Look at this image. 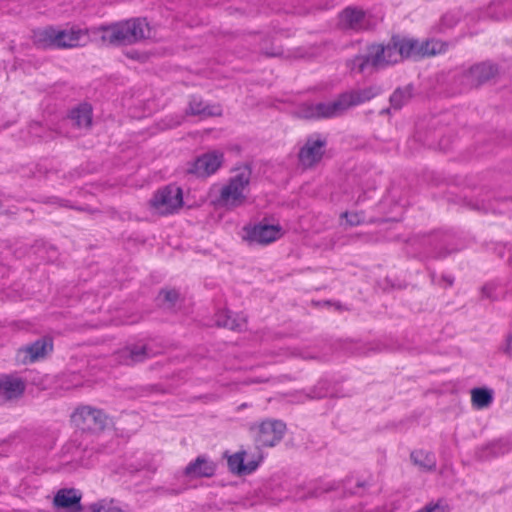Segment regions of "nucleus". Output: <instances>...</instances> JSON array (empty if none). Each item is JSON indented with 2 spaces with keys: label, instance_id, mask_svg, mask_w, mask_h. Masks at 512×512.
Masks as SVG:
<instances>
[{
  "label": "nucleus",
  "instance_id": "nucleus-34",
  "mask_svg": "<svg viewBox=\"0 0 512 512\" xmlns=\"http://www.w3.org/2000/svg\"><path fill=\"white\" fill-rule=\"evenodd\" d=\"M367 485L368 482L365 480L349 478L345 482V489L348 490L350 494H358L359 490Z\"/></svg>",
  "mask_w": 512,
  "mask_h": 512
},
{
  "label": "nucleus",
  "instance_id": "nucleus-20",
  "mask_svg": "<svg viewBox=\"0 0 512 512\" xmlns=\"http://www.w3.org/2000/svg\"><path fill=\"white\" fill-rule=\"evenodd\" d=\"M92 122V110L90 105L82 104L73 109L69 116L64 120L65 125H71L77 129H86Z\"/></svg>",
  "mask_w": 512,
  "mask_h": 512
},
{
  "label": "nucleus",
  "instance_id": "nucleus-40",
  "mask_svg": "<svg viewBox=\"0 0 512 512\" xmlns=\"http://www.w3.org/2000/svg\"><path fill=\"white\" fill-rule=\"evenodd\" d=\"M505 286V297L509 296L512 298V278L507 282H504Z\"/></svg>",
  "mask_w": 512,
  "mask_h": 512
},
{
  "label": "nucleus",
  "instance_id": "nucleus-38",
  "mask_svg": "<svg viewBox=\"0 0 512 512\" xmlns=\"http://www.w3.org/2000/svg\"><path fill=\"white\" fill-rule=\"evenodd\" d=\"M329 488H325L323 490H318V489H309L308 493H304L302 491H297V493L295 494V498L298 499V500H303V499H306L308 497H317L319 496L322 492L324 491H328Z\"/></svg>",
  "mask_w": 512,
  "mask_h": 512
},
{
  "label": "nucleus",
  "instance_id": "nucleus-46",
  "mask_svg": "<svg viewBox=\"0 0 512 512\" xmlns=\"http://www.w3.org/2000/svg\"><path fill=\"white\" fill-rule=\"evenodd\" d=\"M448 254V252H438L435 257H445Z\"/></svg>",
  "mask_w": 512,
  "mask_h": 512
},
{
  "label": "nucleus",
  "instance_id": "nucleus-8",
  "mask_svg": "<svg viewBox=\"0 0 512 512\" xmlns=\"http://www.w3.org/2000/svg\"><path fill=\"white\" fill-rule=\"evenodd\" d=\"M223 160L222 152L216 150L207 152L194 160L188 172L198 177H208L221 167Z\"/></svg>",
  "mask_w": 512,
  "mask_h": 512
},
{
  "label": "nucleus",
  "instance_id": "nucleus-28",
  "mask_svg": "<svg viewBox=\"0 0 512 512\" xmlns=\"http://www.w3.org/2000/svg\"><path fill=\"white\" fill-rule=\"evenodd\" d=\"M411 459L419 467L431 471L436 467V457L433 453L424 450H416L411 453Z\"/></svg>",
  "mask_w": 512,
  "mask_h": 512
},
{
  "label": "nucleus",
  "instance_id": "nucleus-47",
  "mask_svg": "<svg viewBox=\"0 0 512 512\" xmlns=\"http://www.w3.org/2000/svg\"><path fill=\"white\" fill-rule=\"evenodd\" d=\"M390 109H384L381 111V114L388 113Z\"/></svg>",
  "mask_w": 512,
  "mask_h": 512
},
{
  "label": "nucleus",
  "instance_id": "nucleus-2",
  "mask_svg": "<svg viewBox=\"0 0 512 512\" xmlns=\"http://www.w3.org/2000/svg\"><path fill=\"white\" fill-rule=\"evenodd\" d=\"M379 93L380 88L377 86L354 88L343 92L331 102H304L298 107L297 114L305 119L338 117L348 109L370 101Z\"/></svg>",
  "mask_w": 512,
  "mask_h": 512
},
{
  "label": "nucleus",
  "instance_id": "nucleus-15",
  "mask_svg": "<svg viewBox=\"0 0 512 512\" xmlns=\"http://www.w3.org/2000/svg\"><path fill=\"white\" fill-rule=\"evenodd\" d=\"M510 451H512V441L510 439L501 438L478 447L475 456L477 459L485 461L503 456Z\"/></svg>",
  "mask_w": 512,
  "mask_h": 512
},
{
  "label": "nucleus",
  "instance_id": "nucleus-18",
  "mask_svg": "<svg viewBox=\"0 0 512 512\" xmlns=\"http://www.w3.org/2000/svg\"><path fill=\"white\" fill-rule=\"evenodd\" d=\"M214 473L215 464L205 456H198L184 470V475L189 478L211 477Z\"/></svg>",
  "mask_w": 512,
  "mask_h": 512
},
{
  "label": "nucleus",
  "instance_id": "nucleus-43",
  "mask_svg": "<svg viewBox=\"0 0 512 512\" xmlns=\"http://www.w3.org/2000/svg\"><path fill=\"white\" fill-rule=\"evenodd\" d=\"M326 395H327L326 392H318V393H315L312 397L321 398V397H325Z\"/></svg>",
  "mask_w": 512,
  "mask_h": 512
},
{
  "label": "nucleus",
  "instance_id": "nucleus-16",
  "mask_svg": "<svg viewBox=\"0 0 512 512\" xmlns=\"http://www.w3.org/2000/svg\"><path fill=\"white\" fill-rule=\"evenodd\" d=\"M25 382L16 376L5 375L0 378V404L20 397L25 391Z\"/></svg>",
  "mask_w": 512,
  "mask_h": 512
},
{
  "label": "nucleus",
  "instance_id": "nucleus-48",
  "mask_svg": "<svg viewBox=\"0 0 512 512\" xmlns=\"http://www.w3.org/2000/svg\"><path fill=\"white\" fill-rule=\"evenodd\" d=\"M76 135H77L76 133H69V136H71V137H74Z\"/></svg>",
  "mask_w": 512,
  "mask_h": 512
},
{
  "label": "nucleus",
  "instance_id": "nucleus-10",
  "mask_svg": "<svg viewBox=\"0 0 512 512\" xmlns=\"http://www.w3.org/2000/svg\"><path fill=\"white\" fill-rule=\"evenodd\" d=\"M326 140L318 135L310 136L299 152V161L304 167H311L319 162L324 154Z\"/></svg>",
  "mask_w": 512,
  "mask_h": 512
},
{
  "label": "nucleus",
  "instance_id": "nucleus-42",
  "mask_svg": "<svg viewBox=\"0 0 512 512\" xmlns=\"http://www.w3.org/2000/svg\"><path fill=\"white\" fill-rule=\"evenodd\" d=\"M301 357L304 358V359H315V358H317L315 355L308 354V353L301 354Z\"/></svg>",
  "mask_w": 512,
  "mask_h": 512
},
{
  "label": "nucleus",
  "instance_id": "nucleus-9",
  "mask_svg": "<svg viewBox=\"0 0 512 512\" xmlns=\"http://www.w3.org/2000/svg\"><path fill=\"white\" fill-rule=\"evenodd\" d=\"M53 349V342L50 338L44 337L35 342L20 348L17 351V361L28 364L45 358Z\"/></svg>",
  "mask_w": 512,
  "mask_h": 512
},
{
  "label": "nucleus",
  "instance_id": "nucleus-36",
  "mask_svg": "<svg viewBox=\"0 0 512 512\" xmlns=\"http://www.w3.org/2000/svg\"><path fill=\"white\" fill-rule=\"evenodd\" d=\"M459 17L454 12L446 13L441 19L442 28H452L457 24Z\"/></svg>",
  "mask_w": 512,
  "mask_h": 512
},
{
  "label": "nucleus",
  "instance_id": "nucleus-37",
  "mask_svg": "<svg viewBox=\"0 0 512 512\" xmlns=\"http://www.w3.org/2000/svg\"><path fill=\"white\" fill-rule=\"evenodd\" d=\"M342 217L346 219L347 224L349 226H357L360 225L364 221V217L359 213H348L345 212L342 214Z\"/></svg>",
  "mask_w": 512,
  "mask_h": 512
},
{
  "label": "nucleus",
  "instance_id": "nucleus-39",
  "mask_svg": "<svg viewBox=\"0 0 512 512\" xmlns=\"http://www.w3.org/2000/svg\"><path fill=\"white\" fill-rule=\"evenodd\" d=\"M503 350L505 353L511 355L512 354V335H509L507 338H506V341H505V344H504V347H503Z\"/></svg>",
  "mask_w": 512,
  "mask_h": 512
},
{
  "label": "nucleus",
  "instance_id": "nucleus-33",
  "mask_svg": "<svg viewBox=\"0 0 512 512\" xmlns=\"http://www.w3.org/2000/svg\"><path fill=\"white\" fill-rule=\"evenodd\" d=\"M29 133L31 134L32 137L43 139V140H47V139L53 137L52 133H49V135H46V132L44 131L43 126L38 122H34V123L30 124Z\"/></svg>",
  "mask_w": 512,
  "mask_h": 512
},
{
  "label": "nucleus",
  "instance_id": "nucleus-17",
  "mask_svg": "<svg viewBox=\"0 0 512 512\" xmlns=\"http://www.w3.org/2000/svg\"><path fill=\"white\" fill-rule=\"evenodd\" d=\"M81 493L76 489H61L54 497V505L70 512L81 511Z\"/></svg>",
  "mask_w": 512,
  "mask_h": 512
},
{
  "label": "nucleus",
  "instance_id": "nucleus-35",
  "mask_svg": "<svg viewBox=\"0 0 512 512\" xmlns=\"http://www.w3.org/2000/svg\"><path fill=\"white\" fill-rule=\"evenodd\" d=\"M416 512H449L448 506L442 502L429 503Z\"/></svg>",
  "mask_w": 512,
  "mask_h": 512
},
{
  "label": "nucleus",
  "instance_id": "nucleus-29",
  "mask_svg": "<svg viewBox=\"0 0 512 512\" xmlns=\"http://www.w3.org/2000/svg\"><path fill=\"white\" fill-rule=\"evenodd\" d=\"M413 87L407 85L396 89L390 96V104L393 109H401L412 97Z\"/></svg>",
  "mask_w": 512,
  "mask_h": 512
},
{
  "label": "nucleus",
  "instance_id": "nucleus-49",
  "mask_svg": "<svg viewBox=\"0 0 512 512\" xmlns=\"http://www.w3.org/2000/svg\"><path fill=\"white\" fill-rule=\"evenodd\" d=\"M509 266L512 267V259L509 260Z\"/></svg>",
  "mask_w": 512,
  "mask_h": 512
},
{
  "label": "nucleus",
  "instance_id": "nucleus-6",
  "mask_svg": "<svg viewBox=\"0 0 512 512\" xmlns=\"http://www.w3.org/2000/svg\"><path fill=\"white\" fill-rule=\"evenodd\" d=\"M182 204V190L174 185H168L158 190L151 200L152 207L162 215L176 212Z\"/></svg>",
  "mask_w": 512,
  "mask_h": 512
},
{
  "label": "nucleus",
  "instance_id": "nucleus-45",
  "mask_svg": "<svg viewBox=\"0 0 512 512\" xmlns=\"http://www.w3.org/2000/svg\"><path fill=\"white\" fill-rule=\"evenodd\" d=\"M445 280L447 281V285L448 286H451L453 284V281H454L453 278H451V277H445Z\"/></svg>",
  "mask_w": 512,
  "mask_h": 512
},
{
  "label": "nucleus",
  "instance_id": "nucleus-26",
  "mask_svg": "<svg viewBox=\"0 0 512 512\" xmlns=\"http://www.w3.org/2000/svg\"><path fill=\"white\" fill-rule=\"evenodd\" d=\"M87 512H129L125 507L114 499H102L90 504Z\"/></svg>",
  "mask_w": 512,
  "mask_h": 512
},
{
  "label": "nucleus",
  "instance_id": "nucleus-32",
  "mask_svg": "<svg viewBox=\"0 0 512 512\" xmlns=\"http://www.w3.org/2000/svg\"><path fill=\"white\" fill-rule=\"evenodd\" d=\"M503 6L504 3L502 2L492 3L486 10V16L491 19L500 20L506 15Z\"/></svg>",
  "mask_w": 512,
  "mask_h": 512
},
{
  "label": "nucleus",
  "instance_id": "nucleus-31",
  "mask_svg": "<svg viewBox=\"0 0 512 512\" xmlns=\"http://www.w3.org/2000/svg\"><path fill=\"white\" fill-rule=\"evenodd\" d=\"M178 298L179 293L176 290L161 291L159 294V300L162 301V304L167 308L173 307Z\"/></svg>",
  "mask_w": 512,
  "mask_h": 512
},
{
  "label": "nucleus",
  "instance_id": "nucleus-4",
  "mask_svg": "<svg viewBox=\"0 0 512 512\" xmlns=\"http://www.w3.org/2000/svg\"><path fill=\"white\" fill-rule=\"evenodd\" d=\"M252 171L248 166L240 167L228 181L219 188L215 204L232 210L242 206L247 197Z\"/></svg>",
  "mask_w": 512,
  "mask_h": 512
},
{
  "label": "nucleus",
  "instance_id": "nucleus-14",
  "mask_svg": "<svg viewBox=\"0 0 512 512\" xmlns=\"http://www.w3.org/2000/svg\"><path fill=\"white\" fill-rule=\"evenodd\" d=\"M150 356L146 345L142 343L127 345L114 355V360L123 365H133L144 361Z\"/></svg>",
  "mask_w": 512,
  "mask_h": 512
},
{
  "label": "nucleus",
  "instance_id": "nucleus-11",
  "mask_svg": "<svg viewBox=\"0 0 512 512\" xmlns=\"http://www.w3.org/2000/svg\"><path fill=\"white\" fill-rule=\"evenodd\" d=\"M247 240L251 243L269 244L282 235L280 225L259 223L253 227L246 228Z\"/></svg>",
  "mask_w": 512,
  "mask_h": 512
},
{
  "label": "nucleus",
  "instance_id": "nucleus-5",
  "mask_svg": "<svg viewBox=\"0 0 512 512\" xmlns=\"http://www.w3.org/2000/svg\"><path fill=\"white\" fill-rule=\"evenodd\" d=\"M71 420L77 428L91 432L100 431L107 424L105 413L91 406L77 408L72 414Z\"/></svg>",
  "mask_w": 512,
  "mask_h": 512
},
{
  "label": "nucleus",
  "instance_id": "nucleus-25",
  "mask_svg": "<svg viewBox=\"0 0 512 512\" xmlns=\"http://www.w3.org/2000/svg\"><path fill=\"white\" fill-rule=\"evenodd\" d=\"M34 43L41 48L55 47L56 48V28L45 27L35 30L33 32Z\"/></svg>",
  "mask_w": 512,
  "mask_h": 512
},
{
  "label": "nucleus",
  "instance_id": "nucleus-22",
  "mask_svg": "<svg viewBox=\"0 0 512 512\" xmlns=\"http://www.w3.org/2000/svg\"><path fill=\"white\" fill-rule=\"evenodd\" d=\"M187 111L191 115L200 116L202 118L219 116L222 113V109L219 105L205 104L201 99L196 97L191 98Z\"/></svg>",
  "mask_w": 512,
  "mask_h": 512
},
{
  "label": "nucleus",
  "instance_id": "nucleus-19",
  "mask_svg": "<svg viewBox=\"0 0 512 512\" xmlns=\"http://www.w3.org/2000/svg\"><path fill=\"white\" fill-rule=\"evenodd\" d=\"M497 73V68L491 63H481L470 68L465 78L471 87L478 86L490 80Z\"/></svg>",
  "mask_w": 512,
  "mask_h": 512
},
{
  "label": "nucleus",
  "instance_id": "nucleus-13",
  "mask_svg": "<svg viewBox=\"0 0 512 512\" xmlns=\"http://www.w3.org/2000/svg\"><path fill=\"white\" fill-rule=\"evenodd\" d=\"M262 456L260 454L249 456L246 451L237 452L228 457V467L231 472L238 475L250 474L257 469Z\"/></svg>",
  "mask_w": 512,
  "mask_h": 512
},
{
  "label": "nucleus",
  "instance_id": "nucleus-1",
  "mask_svg": "<svg viewBox=\"0 0 512 512\" xmlns=\"http://www.w3.org/2000/svg\"><path fill=\"white\" fill-rule=\"evenodd\" d=\"M421 43L413 39L393 37L383 45H371L363 55H357L349 61L352 71L365 73L378 70L400 62L404 58L422 56Z\"/></svg>",
  "mask_w": 512,
  "mask_h": 512
},
{
  "label": "nucleus",
  "instance_id": "nucleus-3",
  "mask_svg": "<svg viewBox=\"0 0 512 512\" xmlns=\"http://www.w3.org/2000/svg\"><path fill=\"white\" fill-rule=\"evenodd\" d=\"M104 45H130L151 37L146 19H131L92 31Z\"/></svg>",
  "mask_w": 512,
  "mask_h": 512
},
{
  "label": "nucleus",
  "instance_id": "nucleus-27",
  "mask_svg": "<svg viewBox=\"0 0 512 512\" xmlns=\"http://www.w3.org/2000/svg\"><path fill=\"white\" fill-rule=\"evenodd\" d=\"M482 296L490 300H500L505 297V286L504 282L496 280L486 283L482 287Z\"/></svg>",
  "mask_w": 512,
  "mask_h": 512
},
{
  "label": "nucleus",
  "instance_id": "nucleus-24",
  "mask_svg": "<svg viewBox=\"0 0 512 512\" xmlns=\"http://www.w3.org/2000/svg\"><path fill=\"white\" fill-rule=\"evenodd\" d=\"M494 400L492 389L485 387L473 388L471 390L472 406L477 410L488 408Z\"/></svg>",
  "mask_w": 512,
  "mask_h": 512
},
{
  "label": "nucleus",
  "instance_id": "nucleus-23",
  "mask_svg": "<svg viewBox=\"0 0 512 512\" xmlns=\"http://www.w3.org/2000/svg\"><path fill=\"white\" fill-rule=\"evenodd\" d=\"M364 13L355 8H346L340 14V24L343 28L360 30L364 28Z\"/></svg>",
  "mask_w": 512,
  "mask_h": 512
},
{
  "label": "nucleus",
  "instance_id": "nucleus-44",
  "mask_svg": "<svg viewBox=\"0 0 512 512\" xmlns=\"http://www.w3.org/2000/svg\"><path fill=\"white\" fill-rule=\"evenodd\" d=\"M180 123H181V120H177V121H175L173 123H169L167 125V127L172 128V127H175V126L179 125Z\"/></svg>",
  "mask_w": 512,
  "mask_h": 512
},
{
  "label": "nucleus",
  "instance_id": "nucleus-30",
  "mask_svg": "<svg viewBox=\"0 0 512 512\" xmlns=\"http://www.w3.org/2000/svg\"><path fill=\"white\" fill-rule=\"evenodd\" d=\"M421 46L422 56L436 55L446 50V45L443 42L434 39L421 43Z\"/></svg>",
  "mask_w": 512,
  "mask_h": 512
},
{
  "label": "nucleus",
  "instance_id": "nucleus-21",
  "mask_svg": "<svg viewBox=\"0 0 512 512\" xmlns=\"http://www.w3.org/2000/svg\"><path fill=\"white\" fill-rule=\"evenodd\" d=\"M215 322L219 327H225L230 330L240 331L246 325V319L243 315L233 314L229 310H220L215 314Z\"/></svg>",
  "mask_w": 512,
  "mask_h": 512
},
{
  "label": "nucleus",
  "instance_id": "nucleus-41",
  "mask_svg": "<svg viewBox=\"0 0 512 512\" xmlns=\"http://www.w3.org/2000/svg\"><path fill=\"white\" fill-rule=\"evenodd\" d=\"M72 377L74 378V380L72 381L71 385L67 386V388L77 387L81 385L80 381L76 380V378H78L77 374H72Z\"/></svg>",
  "mask_w": 512,
  "mask_h": 512
},
{
  "label": "nucleus",
  "instance_id": "nucleus-12",
  "mask_svg": "<svg viewBox=\"0 0 512 512\" xmlns=\"http://www.w3.org/2000/svg\"><path fill=\"white\" fill-rule=\"evenodd\" d=\"M90 40V32L80 28L56 29V48L84 46Z\"/></svg>",
  "mask_w": 512,
  "mask_h": 512
},
{
  "label": "nucleus",
  "instance_id": "nucleus-7",
  "mask_svg": "<svg viewBox=\"0 0 512 512\" xmlns=\"http://www.w3.org/2000/svg\"><path fill=\"white\" fill-rule=\"evenodd\" d=\"M285 430V424L279 420H265L252 428L256 444L265 447H272L280 442Z\"/></svg>",
  "mask_w": 512,
  "mask_h": 512
}]
</instances>
